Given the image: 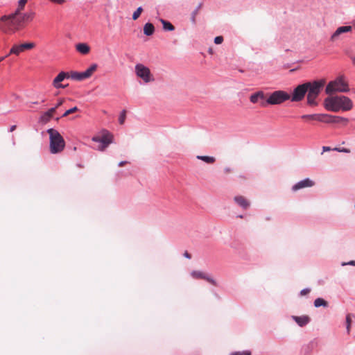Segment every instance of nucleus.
<instances>
[{
  "label": "nucleus",
  "mask_w": 355,
  "mask_h": 355,
  "mask_svg": "<svg viewBox=\"0 0 355 355\" xmlns=\"http://www.w3.org/2000/svg\"><path fill=\"white\" fill-rule=\"evenodd\" d=\"M35 17V12H14L3 15L0 19V31L5 33H14L23 29L26 24L32 21Z\"/></svg>",
  "instance_id": "f257e3e1"
},
{
  "label": "nucleus",
  "mask_w": 355,
  "mask_h": 355,
  "mask_svg": "<svg viewBox=\"0 0 355 355\" xmlns=\"http://www.w3.org/2000/svg\"><path fill=\"white\" fill-rule=\"evenodd\" d=\"M324 107L331 112L349 111L353 107L352 101L345 96H329L324 101Z\"/></svg>",
  "instance_id": "f03ea898"
},
{
  "label": "nucleus",
  "mask_w": 355,
  "mask_h": 355,
  "mask_svg": "<svg viewBox=\"0 0 355 355\" xmlns=\"http://www.w3.org/2000/svg\"><path fill=\"white\" fill-rule=\"evenodd\" d=\"M325 83L326 81L324 79L306 83L308 105L311 106L318 105L316 99L323 89Z\"/></svg>",
  "instance_id": "7ed1b4c3"
},
{
  "label": "nucleus",
  "mask_w": 355,
  "mask_h": 355,
  "mask_svg": "<svg viewBox=\"0 0 355 355\" xmlns=\"http://www.w3.org/2000/svg\"><path fill=\"white\" fill-rule=\"evenodd\" d=\"M50 141V152L53 154L61 153L65 147V141L59 132L53 128L47 130Z\"/></svg>",
  "instance_id": "20e7f679"
},
{
  "label": "nucleus",
  "mask_w": 355,
  "mask_h": 355,
  "mask_svg": "<svg viewBox=\"0 0 355 355\" xmlns=\"http://www.w3.org/2000/svg\"><path fill=\"white\" fill-rule=\"evenodd\" d=\"M349 90L347 82L345 81L344 76H341L327 84L325 92L330 96L336 92H347Z\"/></svg>",
  "instance_id": "39448f33"
},
{
  "label": "nucleus",
  "mask_w": 355,
  "mask_h": 355,
  "mask_svg": "<svg viewBox=\"0 0 355 355\" xmlns=\"http://www.w3.org/2000/svg\"><path fill=\"white\" fill-rule=\"evenodd\" d=\"M135 73L137 76L141 78L146 83L154 81V78L150 69L142 64H136Z\"/></svg>",
  "instance_id": "423d86ee"
},
{
  "label": "nucleus",
  "mask_w": 355,
  "mask_h": 355,
  "mask_svg": "<svg viewBox=\"0 0 355 355\" xmlns=\"http://www.w3.org/2000/svg\"><path fill=\"white\" fill-rule=\"evenodd\" d=\"M291 95L288 93L278 90L275 91L270 94L269 98L267 99V103L270 105L280 104L285 101L290 99Z\"/></svg>",
  "instance_id": "0eeeda50"
},
{
  "label": "nucleus",
  "mask_w": 355,
  "mask_h": 355,
  "mask_svg": "<svg viewBox=\"0 0 355 355\" xmlns=\"http://www.w3.org/2000/svg\"><path fill=\"white\" fill-rule=\"evenodd\" d=\"M97 64H92L86 71L83 72L71 71L70 78L76 80H83L89 78L97 69Z\"/></svg>",
  "instance_id": "6e6552de"
},
{
  "label": "nucleus",
  "mask_w": 355,
  "mask_h": 355,
  "mask_svg": "<svg viewBox=\"0 0 355 355\" xmlns=\"http://www.w3.org/2000/svg\"><path fill=\"white\" fill-rule=\"evenodd\" d=\"M307 93V85L306 83L299 85L297 87H296L293 92L292 95L291 96L290 99L293 102H298L301 101L305 96V94Z\"/></svg>",
  "instance_id": "1a4fd4ad"
},
{
  "label": "nucleus",
  "mask_w": 355,
  "mask_h": 355,
  "mask_svg": "<svg viewBox=\"0 0 355 355\" xmlns=\"http://www.w3.org/2000/svg\"><path fill=\"white\" fill-rule=\"evenodd\" d=\"M35 46V44L34 42L24 43L19 45L15 44L11 48L10 51V54L12 53L16 55H19L20 53L26 50H31L33 49Z\"/></svg>",
  "instance_id": "9d476101"
},
{
  "label": "nucleus",
  "mask_w": 355,
  "mask_h": 355,
  "mask_svg": "<svg viewBox=\"0 0 355 355\" xmlns=\"http://www.w3.org/2000/svg\"><path fill=\"white\" fill-rule=\"evenodd\" d=\"M70 78V75L69 72L61 71L58 73V75L54 78L53 80V86L55 88H65L67 85H62L60 83L63 81L65 78Z\"/></svg>",
  "instance_id": "9b49d317"
},
{
  "label": "nucleus",
  "mask_w": 355,
  "mask_h": 355,
  "mask_svg": "<svg viewBox=\"0 0 355 355\" xmlns=\"http://www.w3.org/2000/svg\"><path fill=\"white\" fill-rule=\"evenodd\" d=\"M315 185V182L309 178H306L303 180H301L296 183L295 185L293 186L292 190L293 191H296L297 190L307 188V187H311Z\"/></svg>",
  "instance_id": "f8f14e48"
},
{
  "label": "nucleus",
  "mask_w": 355,
  "mask_h": 355,
  "mask_svg": "<svg viewBox=\"0 0 355 355\" xmlns=\"http://www.w3.org/2000/svg\"><path fill=\"white\" fill-rule=\"evenodd\" d=\"M113 140V136L109 132H106L102 135V137H94L92 138V141L96 142H100L103 144L106 145L108 146V145L111 143H112Z\"/></svg>",
  "instance_id": "ddd939ff"
},
{
  "label": "nucleus",
  "mask_w": 355,
  "mask_h": 355,
  "mask_svg": "<svg viewBox=\"0 0 355 355\" xmlns=\"http://www.w3.org/2000/svg\"><path fill=\"white\" fill-rule=\"evenodd\" d=\"M191 275L192 276L193 278L194 279H205L207 280L208 282L212 284H215V281L208 277L206 274H205L204 272H201V271H198V270H194L191 273Z\"/></svg>",
  "instance_id": "4468645a"
},
{
  "label": "nucleus",
  "mask_w": 355,
  "mask_h": 355,
  "mask_svg": "<svg viewBox=\"0 0 355 355\" xmlns=\"http://www.w3.org/2000/svg\"><path fill=\"white\" fill-rule=\"evenodd\" d=\"M291 318L300 327H304L310 322V318L306 315L300 316L292 315Z\"/></svg>",
  "instance_id": "2eb2a0df"
},
{
  "label": "nucleus",
  "mask_w": 355,
  "mask_h": 355,
  "mask_svg": "<svg viewBox=\"0 0 355 355\" xmlns=\"http://www.w3.org/2000/svg\"><path fill=\"white\" fill-rule=\"evenodd\" d=\"M234 200L239 206H240L241 207H242L244 209H247L250 205V203L248 200V199H246L243 196H235L234 198Z\"/></svg>",
  "instance_id": "dca6fc26"
},
{
  "label": "nucleus",
  "mask_w": 355,
  "mask_h": 355,
  "mask_svg": "<svg viewBox=\"0 0 355 355\" xmlns=\"http://www.w3.org/2000/svg\"><path fill=\"white\" fill-rule=\"evenodd\" d=\"M352 27L351 26H340L336 29L335 33L331 36V40H336L337 37L343 33L351 31Z\"/></svg>",
  "instance_id": "f3484780"
},
{
  "label": "nucleus",
  "mask_w": 355,
  "mask_h": 355,
  "mask_svg": "<svg viewBox=\"0 0 355 355\" xmlns=\"http://www.w3.org/2000/svg\"><path fill=\"white\" fill-rule=\"evenodd\" d=\"M56 111V107H52L49 109L48 111L44 112L41 116H40V121L42 123H47L49 122L51 119L53 117L54 113Z\"/></svg>",
  "instance_id": "a211bd4d"
},
{
  "label": "nucleus",
  "mask_w": 355,
  "mask_h": 355,
  "mask_svg": "<svg viewBox=\"0 0 355 355\" xmlns=\"http://www.w3.org/2000/svg\"><path fill=\"white\" fill-rule=\"evenodd\" d=\"M76 49L83 55H87L90 51L89 46L86 43H78L76 45Z\"/></svg>",
  "instance_id": "6ab92c4d"
},
{
  "label": "nucleus",
  "mask_w": 355,
  "mask_h": 355,
  "mask_svg": "<svg viewBox=\"0 0 355 355\" xmlns=\"http://www.w3.org/2000/svg\"><path fill=\"white\" fill-rule=\"evenodd\" d=\"M355 325V315L353 313L348 314L346 316V329L347 334H349L350 327Z\"/></svg>",
  "instance_id": "aec40b11"
},
{
  "label": "nucleus",
  "mask_w": 355,
  "mask_h": 355,
  "mask_svg": "<svg viewBox=\"0 0 355 355\" xmlns=\"http://www.w3.org/2000/svg\"><path fill=\"white\" fill-rule=\"evenodd\" d=\"M334 116L327 114H318V121L327 123H334Z\"/></svg>",
  "instance_id": "412c9836"
},
{
  "label": "nucleus",
  "mask_w": 355,
  "mask_h": 355,
  "mask_svg": "<svg viewBox=\"0 0 355 355\" xmlns=\"http://www.w3.org/2000/svg\"><path fill=\"white\" fill-rule=\"evenodd\" d=\"M264 98V93L261 91L256 92L250 96V100L252 103L258 102L259 99Z\"/></svg>",
  "instance_id": "4be33fe9"
},
{
  "label": "nucleus",
  "mask_w": 355,
  "mask_h": 355,
  "mask_svg": "<svg viewBox=\"0 0 355 355\" xmlns=\"http://www.w3.org/2000/svg\"><path fill=\"white\" fill-rule=\"evenodd\" d=\"M155 28L153 24L146 23L144 27V33L146 35L150 36L153 34Z\"/></svg>",
  "instance_id": "5701e85b"
},
{
  "label": "nucleus",
  "mask_w": 355,
  "mask_h": 355,
  "mask_svg": "<svg viewBox=\"0 0 355 355\" xmlns=\"http://www.w3.org/2000/svg\"><path fill=\"white\" fill-rule=\"evenodd\" d=\"M314 306L318 308L322 306L324 309L328 307V302L322 298H317L314 302Z\"/></svg>",
  "instance_id": "b1692460"
},
{
  "label": "nucleus",
  "mask_w": 355,
  "mask_h": 355,
  "mask_svg": "<svg viewBox=\"0 0 355 355\" xmlns=\"http://www.w3.org/2000/svg\"><path fill=\"white\" fill-rule=\"evenodd\" d=\"M197 159L202 160L203 162L207 163V164H213L215 162L216 159L214 157L210 156H197Z\"/></svg>",
  "instance_id": "393cba45"
},
{
  "label": "nucleus",
  "mask_w": 355,
  "mask_h": 355,
  "mask_svg": "<svg viewBox=\"0 0 355 355\" xmlns=\"http://www.w3.org/2000/svg\"><path fill=\"white\" fill-rule=\"evenodd\" d=\"M160 21H161L162 24H163V28L165 31H172L175 29L174 26L172 24H171L169 21H167L164 19H160Z\"/></svg>",
  "instance_id": "a878e982"
},
{
  "label": "nucleus",
  "mask_w": 355,
  "mask_h": 355,
  "mask_svg": "<svg viewBox=\"0 0 355 355\" xmlns=\"http://www.w3.org/2000/svg\"><path fill=\"white\" fill-rule=\"evenodd\" d=\"M301 119L306 121H317L318 119V114H304L301 116Z\"/></svg>",
  "instance_id": "bb28decb"
},
{
  "label": "nucleus",
  "mask_w": 355,
  "mask_h": 355,
  "mask_svg": "<svg viewBox=\"0 0 355 355\" xmlns=\"http://www.w3.org/2000/svg\"><path fill=\"white\" fill-rule=\"evenodd\" d=\"M349 122V119L347 118H344L342 116H334V123H344L345 125H347Z\"/></svg>",
  "instance_id": "cd10ccee"
},
{
  "label": "nucleus",
  "mask_w": 355,
  "mask_h": 355,
  "mask_svg": "<svg viewBox=\"0 0 355 355\" xmlns=\"http://www.w3.org/2000/svg\"><path fill=\"white\" fill-rule=\"evenodd\" d=\"M28 0H19L18 2V6L16 9L17 12H21V11L24 9L25 5L26 4Z\"/></svg>",
  "instance_id": "c85d7f7f"
},
{
  "label": "nucleus",
  "mask_w": 355,
  "mask_h": 355,
  "mask_svg": "<svg viewBox=\"0 0 355 355\" xmlns=\"http://www.w3.org/2000/svg\"><path fill=\"white\" fill-rule=\"evenodd\" d=\"M143 11V8L141 7H139L134 12H133V15H132V19L133 20H137L140 15L141 14Z\"/></svg>",
  "instance_id": "c756f323"
},
{
  "label": "nucleus",
  "mask_w": 355,
  "mask_h": 355,
  "mask_svg": "<svg viewBox=\"0 0 355 355\" xmlns=\"http://www.w3.org/2000/svg\"><path fill=\"white\" fill-rule=\"evenodd\" d=\"M78 111V108L77 107H73L69 110H67L63 114H62V117H66L67 116H69V114H73L76 112Z\"/></svg>",
  "instance_id": "7c9ffc66"
},
{
  "label": "nucleus",
  "mask_w": 355,
  "mask_h": 355,
  "mask_svg": "<svg viewBox=\"0 0 355 355\" xmlns=\"http://www.w3.org/2000/svg\"><path fill=\"white\" fill-rule=\"evenodd\" d=\"M125 118H126V111L124 110L121 112V113L119 116V123L121 125L123 124L125 122Z\"/></svg>",
  "instance_id": "2f4dec72"
},
{
  "label": "nucleus",
  "mask_w": 355,
  "mask_h": 355,
  "mask_svg": "<svg viewBox=\"0 0 355 355\" xmlns=\"http://www.w3.org/2000/svg\"><path fill=\"white\" fill-rule=\"evenodd\" d=\"M223 42V37L222 36H217L214 39V42L216 44H220Z\"/></svg>",
  "instance_id": "473e14b6"
},
{
  "label": "nucleus",
  "mask_w": 355,
  "mask_h": 355,
  "mask_svg": "<svg viewBox=\"0 0 355 355\" xmlns=\"http://www.w3.org/2000/svg\"><path fill=\"white\" fill-rule=\"evenodd\" d=\"M50 2L58 5H62L66 2V0H49Z\"/></svg>",
  "instance_id": "72a5a7b5"
},
{
  "label": "nucleus",
  "mask_w": 355,
  "mask_h": 355,
  "mask_svg": "<svg viewBox=\"0 0 355 355\" xmlns=\"http://www.w3.org/2000/svg\"><path fill=\"white\" fill-rule=\"evenodd\" d=\"M334 150H336V151H338V152L347 153H350V150L347 149V148H334Z\"/></svg>",
  "instance_id": "f704fd0d"
},
{
  "label": "nucleus",
  "mask_w": 355,
  "mask_h": 355,
  "mask_svg": "<svg viewBox=\"0 0 355 355\" xmlns=\"http://www.w3.org/2000/svg\"><path fill=\"white\" fill-rule=\"evenodd\" d=\"M311 290L309 288H304L301 291L300 294L301 295H306L310 293Z\"/></svg>",
  "instance_id": "c9c22d12"
},
{
  "label": "nucleus",
  "mask_w": 355,
  "mask_h": 355,
  "mask_svg": "<svg viewBox=\"0 0 355 355\" xmlns=\"http://www.w3.org/2000/svg\"><path fill=\"white\" fill-rule=\"evenodd\" d=\"M107 146L105 144H103L101 143V144L99 145V146L98 147V150H101V151H103L105 150V149L107 148Z\"/></svg>",
  "instance_id": "e433bc0d"
},
{
  "label": "nucleus",
  "mask_w": 355,
  "mask_h": 355,
  "mask_svg": "<svg viewBox=\"0 0 355 355\" xmlns=\"http://www.w3.org/2000/svg\"><path fill=\"white\" fill-rule=\"evenodd\" d=\"M64 103V99H60L56 105L54 107H56V110L62 105Z\"/></svg>",
  "instance_id": "4c0bfd02"
},
{
  "label": "nucleus",
  "mask_w": 355,
  "mask_h": 355,
  "mask_svg": "<svg viewBox=\"0 0 355 355\" xmlns=\"http://www.w3.org/2000/svg\"><path fill=\"white\" fill-rule=\"evenodd\" d=\"M239 355H251V352L250 351H243V352H238Z\"/></svg>",
  "instance_id": "58836bf2"
},
{
  "label": "nucleus",
  "mask_w": 355,
  "mask_h": 355,
  "mask_svg": "<svg viewBox=\"0 0 355 355\" xmlns=\"http://www.w3.org/2000/svg\"><path fill=\"white\" fill-rule=\"evenodd\" d=\"M232 171V168H230V167H226L225 168H224V172L227 174V173H230Z\"/></svg>",
  "instance_id": "ea45409f"
},
{
  "label": "nucleus",
  "mask_w": 355,
  "mask_h": 355,
  "mask_svg": "<svg viewBox=\"0 0 355 355\" xmlns=\"http://www.w3.org/2000/svg\"><path fill=\"white\" fill-rule=\"evenodd\" d=\"M347 264L355 266V261H351L349 263H343V266H345V265H347Z\"/></svg>",
  "instance_id": "a19ab883"
},
{
  "label": "nucleus",
  "mask_w": 355,
  "mask_h": 355,
  "mask_svg": "<svg viewBox=\"0 0 355 355\" xmlns=\"http://www.w3.org/2000/svg\"><path fill=\"white\" fill-rule=\"evenodd\" d=\"M322 150H323V151H330L331 148L328 147V146H323Z\"/></svg>",
  "instance_id": "79ce46f5"
},
{
  "label": "nucleus",
  "mask_w": 355,
  "mask_h": 355,
  "mask_svg": "<svg viewBox=\"0 0 355 355\" xmlns=\"http://www.w3.org/2000/svg\"><path fill=\"white\" fill-rule=\"evenodd\" d=\"M126 163H127V162H126V161H121V162H120L119 163V166L120 167L123 166Z\"/></svg>",
  "instance_id": "37998d69"
},
{
  "label": "nucleus",
  "mask_w": 355,
  "mask_h": 355,
  "mask_svg": "<svg viewBox=\"0 0 355 355\" xmlns=\"http://www.w3.org/2000/svg\"><path fill=\"white\" fill-rule=\"evenodd\" d=\"M16 128H17V125H12V126L10 127V132H13L14 130H16Z\"/></svg>",
  "instance_id": "c03bdc74"
},
{
  "label": "nucleus",
  "mask_w": 355,
  "mask_h": 355,
  "mask_svg": "<svg viewBox=\"0 0 355 355\" xmlns=\"http://www.w3.org/2000/svg\"><path fill=\"white\" fill-rule=\"evenodd\" d=\"M184 256L188 259H191V255L187 252H185Z\"/></svg>",
  "instance_id": "a18cd8bd"
},
{
  "label": "nucleus",
  "mask_w": 355,
  "mask_h": 355,
  "mask_svg": "<svg viewBox=\"0 0 355 355\" xmlns=\"http://www.w3.org/2000/svg\"><path fill=\"white\" fill-rule=\"evenodd\" d=\"M196 13H197V10H195L193 13V17H192L193 21H195V15H196Z\"/></svg>",
  "instance_id": "49530a36"
},
{
  "label": "nucleus",
  "mask_w": 355,
  "mask_h": 355,
  "mask_svg": "<svg viewBox=\"0 0 355 355\" xmlns=\"http://www.w3.org/2000/svg\"><path fill=\"white\" fill-rule=\"evenodd\" d=\"M231 355H239V352L232 353Z\"/></svg>",
  "instance_id": "de8ad7c7"
},
{
  "label": "nucleus",
  "mask_w": 355,
  "mask_h": 355,
  "mask_svg": "<svg viewBox=\"0 0 355 355\" xmlns=\"http://www.w3.org/2000/svg\"><path fill=\"white\" fill-rule=\"evenodd\" d=\"M3 59H4V58H3V57H0V62L3 61Z\"/></svg>",
  "instance_id": "09e8293b"
}]
</instances>
